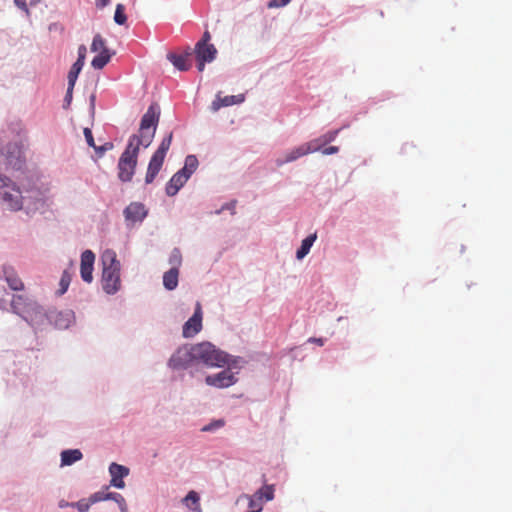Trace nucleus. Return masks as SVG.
<instances>
[{
    "label": "nucleus",
    "mask_w": 512,
    "mask_h": 512,
    "mask_svg": "<svg viewBox=\"0 0 512 512\" xmlns=\"http://www.w3.org/2000/svg\"><path fill=\"white\" fill-rule=\"evenodd\" d=\"M195 59L205 60L212 63L218 54L215 45H195L193 48Z\"/></svg>",
    "instance_id": "nucleus-23"
},
{
    "label": "nucleus",
    "mask_w": 512,
    "mask_h": 512,
    "mask_svg": "<svg viewBox=\"0 0 512 512\" xmlns=\"http://www.w3.org/2000/svg\"><path fill=\"white\" fill-rule=\"evenodd\" d=\"M290 2L291 0H270L267 6L269 8H280L287 6Z\"/></svg>",
    "instance_id": "nucleus-46"
},
{
    "label": "nucleus",
    "mask_w": 512,
    "mask_h": 512,
    "mask_svg": "<svg viewBox=\"0 0 512 512\" xmlns=\"http://www.w3.org/2000/svg\"><path fill=\"white\" fill-rule=\"evenodd\" d=\"M202 308L199 302L196 303L194 313L183 324L182 335L184 338H191L198 334L202 329Z\"/></svg>",
    "instance_id": "nucleus-13"
},
{
    "label": "nucleus",
    "mask_w": 512,
    "mask_h": 512,
    "mask_svg": "<svg viewBox=\"0 0 512 512\" xmlns=\"http://www.w3.org/2000/svg\"><path fill=\"white\" fill-rule=\"evenodd\" d=\"M324 145H321V149L319 150L323 155H334L339 152L338 146H329L323 148Z\"/></svg>",
    "instance_id": "nucleus-48"
},
{
    "label": "nucleus",
    "mask_w": 512,
    "mask_h": 512,
    "mask_svg": "<svg viewBox=\"0 0 512 512\" xmlns=\"http://www.w3.org/2000/svg\"><path fill=\"white\" fill-rule=\"evenodd\" d=\"M15 273H16V270L14 269L13 266H11L9 264H4L1 269L0 279H3L6 281L11 276H13Z\"/></svg>",
    "instance_id": "nucleus-44"
},
{
    "label": "nucleus",
    "mask_w": 512,
    "mask_h": 512,
    "mask_svg": "<svg viewBox=\"0 0 512 512\" xmlns=\"http://www.w3.org/2000/svg\"><path fill=\"white\" fill-rule=\"evenodd\" d=\"M76 321L75 312L71 309L56 310L51 309L45 310V324L48 323L53 325L55 329L67 330Z\"/></svg>",
    "instance_id": "nucleus-9"
},
{
    "label": "nucleus",
    "mask_w": 512,
    "mask_h": 512,
    "mask_svg": "<svg viewBox=\"0 0 512 512\" xmlns=\"http://www.w3.org/2000/svg\"><path fill=\"white\" fill-rule=\"evenodd\" d=\"M115 54V51L110 50L107 47H103V49L95 55L91 61V66L95 70L103 69L111 60L112 56Z\"/></svg>",
    "instance_id": "nucleus-26"
},
{
    "label": "nucleus",
    "mask_w": 512,
    "mask_h": 512,
    "mask_svg": "<svg viewBox=\"0 0 512 512\" xmlns=\"http://www.w3.org/2000/svg\"><path fill=\"white\" fill-rule=\"evenodd\" d=\"M464 250H465V246H464V245H462V246H461V252H464Z\"/></svg>",
    "instance_id": "nucleus-57"
},
{
    "label": "nucleus",
    "mask_w": 512,
    "mask_h": 512,
    "mask_svg": "<svg viewBox=\"0 0 512 512\" xmlns=\"http://www.w3.org/2000/svg\"><path fill=\"white\" fill-rule=\"evenodd\" d=\"M75 84L73 83H67V90L66 94L63 99V109H68L72 103L73 100V90H74Z\"/></svg>",
    "instance_id": "nucleus-41"
},
{
    "label": "nucleus",
    "mask_w": 512,
    "mask_h": 512,
    "mask_svg": "<svg viewBox=\"0 0 512 512\" xmlns=\"http://www.w3.org/2000/svg\"><path fill=\"white\" fill-rule=\"evenodd\" d=\"M12 189L16 192L13 194L6 189L0 191V200L7 204L11 211H19L23 209V200L21 198V185L12 183Z\"/></svg>",
    "instance_id": "nucleus-17"
},
{
    "label": "nucleus",
    "mask_w": 512,
    "mask_h": 512,
    "mask_svg": "<svg viewBox=\"0 0 512 512\" xmlns=\"http://www.w3.org/2000/svg\"><path fill=\"white\" fill-rule=\"evenodd\" d=\"M148 209L142 202H131L123 210V216L127 222L142 223L148 216Z\"/></svg>",
    "instance_id": "nucleus-15"
},
{
    "label": "nucleus",
    "mask_w": 512,
    "mask_h": 512,
    "mask_svg": "<svg viewBox=\"0 0 512 512\" xmlns=\"http://www.w3.org/2000/svg\"><path fill=\"white\" fill-rule=\"evenodd\" d=\"M71 504H72V502H68V501L62 499L59 501L58 507L63 509V508L71 507Z\"/></svg>",
    "instance_id": "nucleus-56"
},
{
    "label": "nucleus",
    "mask_w": 512,
    "mask_h": 512,
    "mask_svg": "<svg viewBox=\"0 0 512 512\" xmlns=\"http://www.w3.org/2000/svg\"><path fill=\"white\" fill-rule=\"evenodd\" d=\"M236 205L237 200L232 199L231 201L224 203L219 209H216L215 211L211 212V214L220 215L224 211H229L231 215H234L236 213Z\"/></svg>",
    "instance_id": "nucleus-36"
},
{
    "label": "nucleus",
    "mask_w": 512,
    "mask_h": 512,
    "mask_svg": "<svg viewBox=\"0 0 512 512\" xmlns=\"http://www.w3.org/2000/svg\"><path fill=\"white\" fill-rule=\"evenodd\" d=\"M179 269L171 267L163 274V286L168 291H173L178 286Z\"/></svg>",
    "instance_id": "nucleus-28"
},
{
    "label": "nucleus",
    "mask_w": 512,
    "mask_h": 512,
    "mask_svg": "<svg viewBox=\"0 0 512 512\" xmlns=\"http://www.w3.org/2000/svg\"><path fill=\"white\" fill-rule=\"evenodd\" d=\"M34 3H36V0H32L30 4L33 5Z\"/></svg>",
    "instance_id": "nucleus-58"
},
{
    "label": "nucleus",
    "mask_w": 512,
    "mask_h": 512,
    "mask_svg": "<svg viewBox=\"0 0 512 512\" xmlns=\"http://www.w3.org/2000/svg\"><path fill=\"white\" fill-rule=\"evenodd\" d=\"M103 47H106L105 45V40L104 38L100 35V34H96L94 37H93V40H92V43H91V51L92 52H100Z\"/></svg>",
    "instance_id": "nucleus-40"
},
{
    "label": "nucleus",
    "mask_w": 512,
    "mask_h": 512,
    "mask_svg": "<svg viewBox=\"0 0 512 512\" xmlns=\"http://www.w3.org/2000/svg\"><path fill=\"white\" fill-rule=\"evenodd\" d=\"M341 129L329 130L322 136L317 139L312 140L311 142H315V145H327L337 138Z\"/></svg>",
    "instance_id": "nucleus-33"
},
{
    "label": "nucleus",
    "mask_w": 512,
    "mask_h": 512,
    "mask_svg": "<svg viewBox=\"0 0 512 512\" xmlns=\"http://www.w3.org/2000/svg\"><path fill=\"white\" fill-rule=\"evenodd\" d=\"M96 255L90 250L86 249L81 253L80 256V277L85 283L93 282V271L95 264Z\"/></svg>",
    "instance_id": "nucleus-14"
},
{
    "label": "nucleus",
    "mask_w": 512,
    "mask_h": 512,
    "mask_svg": "<svg viewBox=\"0 0 512 512\" xmlns=\"http://www.w3.org/2000/svg\"><path fill=\"white\" fill-rule=\"evenodd\" d=\"M320 149L321 145H315V142H307L301 144L298 147L293 148L291 151L287 152L285 156L276 158L275 164L277 167H282L287 163L296 161L300 157H303L310 153L318 152Z\"/></svg>",
    "instance_id": "nucleus-10"
},
{
    "label": "nucleus",
    "mask_w": 512,
    "mask_h": 512,
    "mask_svg": "<svg viewBox=\"0 0 512 512\" xmlns=\"http://www.w3.org/2000/svg\"><path fill=\"white\" fill-rule=\"evenodd\" d=\"M164 160L165 158H161V156H158L154 153L152 154L145 175V184L148 185L153 183L163 166Z\"/></svg>",
    "instance_id": "nucleus-21"
},
{
    "label": "nucleus",
    "mask_w": 512,
    "mask_h": 512,
    "mask_svg": "<svg viewBox=\"0 0 512 512\" xmlns=\"http://www.w3.org/2000/svg\"><path fill=\"white\" fill-rule=\"evenodd\" d=\"M21 198L23 200V209L26 214H34L37 211H44L46 207L45 193L34 186L27 187L21 184Z\"/></svg>",
    "instance_id": "nucleus-8"
},
{
    "label": "nucleus",
    "mask_w": 512,
    "mask_h": 512,
    "mask_svg": "<svg viewBox=\"0 0 512 512\" xmlns=\"http://www.w3.org/2000/svg\"><path fill=\"white\" fill-rule=\"evenodd\" d=\"M204 381L208 386L225 389L235 385L238 382V377L235 376V373H230V370L224 368L220 372L207 375Z\"/></svg>",
    "instance_id": "nucleus-11"
},
{
    "label": "nucleus",
    "mask_w": 512,
    "mask_h": 512,
    "mask_svg": "<svg viewBox=\"0 0 512 512\" xmlns=\"http://www.w3.org/2000/svg\"><path fill=\"white\" fill-rule=\"evenodd\" d=\"M245 100L244 94L237 95H228L225 97H220L217 95L216 99L211 104V110L213 112L218 111L222 107H228L235 104H241Z\"/></svg>",
    "instance_id": "nucleus-22"
},
{
    "label": "nucleus",
    "mask_w": 512,
    "mask_h": 512,
    "mask_svg": "<svg viewBox=\"0 0 512 512\" xmlns=\"http://www.w3.org/2000/svg\"><path fill=\"white\" fill-rule=\"evenodd\" d=\"M211 360L209 368H225L237 376L242 368L248 364V360L241 356L232 355L211 343Z\"/></svg>",
    "instance_id": "nucleus-5"
},
{
    "label": "nucleus",
    "mask_w": 512,
    "mask_h": 512,
    "mask_svg": "<svg viewBox=\"0 0 512 512\" xmlns=\"http://www.w3.org/2000/svg\"><path fill=\"white\" fill-rule=\"evenodd\" d=\"M156 131H145L139 132L138 134H132L129 136L126 146H130V149L136 147L140 150V146L148 148L155 137Z\"/></svg>",
    "instance_id": "nucleus-20"
},
{
    "label": "nucleus",
    "mask_w": 512,
    "mask_h": 512,
    "mask_svg": "<svg viewBox=\"0 0 512 512\" xmlns=\"http://www.w3.org/2000/svg\"><path fill=\"white\" fill-rule=\"evenodd\" d=\"M274 485L272 484H264L260 489L256 491L254 496L259 498V500H265L266 502L272 501L274 499Z\"/></svg>",
    "instance_id": "nucleus-30"
},
{
    "label": "nucleus",
    "mask_w": 512,
    "mask_h": 512,
    "mask_svg": "<svg viewBox=\"0 0 512 512\" xmlns=\"http://www.w3.org/2000/svg\"><path fill=\"white\" fill-rule=\"evenodd\" d=\"M317 240V232L311 233L306 236L302 241L300 246L296 250L295 258L297 260H303L310 252L313 244Z\"/></svg>",
    "instance_id": "nucleus-27"
},
{
    "label": "nucleus",
    "mask_w": 512,
    "mask_h": 512,
    "mask_svg": "<svg viewBox=\"0 0 512 512\" xmlns=\"http://www.w3.org/2000/svg\"><path fill=\"white\" fill-rule=\"evenodd\" d=\"M83 134L86 140V143L89 147L94 148L96 146L92 130L88 127L84 128Z\"/></svg>",
    "instance_id": "nucleus-45"
},
{
    "label": "nucleus",
    "mask_w": 512,
    "mask_h": 512,
    "mask_svg": "<svg viewBox=\"0 0 512 512\" xmlns=\"http://www.w3.org/2000/svg\"><path fill=\"white\" fill-rule=\"evenodd\" d=\"M166 58L178 71L186 72L192 67V60L186 59L176 52H168Z\"/></svg>",
    "instance_id": "nucleus-25"
},
{
    "label": "nucleus",
    "mask_w": 512,
    "mask_h": 512,
    "mask_svg": "<svg viewBox=\"0 0 512 512\" xmlns=\"http://www.w3.org/2000/svg\"><path fill=\"white\" fill-rule=\"evenodd\" d=\"M11 309L34 330L41 329L45 325V309L31 297L13 295Z\"/></svg>",
    "instance_id": "nucleus-2"
},
{
    "label": "nucleus",
    "mask_w": 512,
    "mask_h": 512,
    "mask_svg": "<svg viewBox=\"0 0 512 512\" xmlns=\"http://www.w3.org/2000/svg\"><path fill=\"white\" fill-rule=\"evenodd\" d=\"M224 425H225L224 419H221V418L220 419H214L210 423L204 425L201 428V431L202 432H210V433H212V432H215V431L219 430Z\"/></svg>",
    "instance_id": "nucleus-37"
},
{
    "label": "nucleus",
    "mask_w": 512,
    "mask_h": 512,
    "mask_svg": "<svg viewBox=\"0 0 512 512\" xmlns=\"http://www.w3.org/2000/svg\"><path fill=\"white\" fill-rule=\"evenodd\" d=\"M114 21L117 25H125L127 22V15L125 13V6L121 3L116 5L114 13Z\"/></svg>",
    "instance_id": "nucleus-34"
},
{
    "label": "nucleus",
    "mask_w": 512,
    "mask_h": 512,
    "mask_svg": "<svg viewBox=\"0 0 512 512\" xmlns=\"http://www.w3.org/2000/svg\"><path fill=\"white\" fill-rule=\"evenodd\" d=\"M13 182L11 181V179L5 175H3L1 172H0V191H3L5 190V188L9 187L10 184H12Z\"/></svg>",
    "instance_id": "nucleus-49"
},
{
    "label": "nucleus",
    "mask_w": 512,
    "mask_h": 512,
    "mask_svg": "<svg viewBox=\"0 0 512 512\" xmlns=\"http://www.w3.org/2000/svg\"><path fill=\"white\" fill-rule=\"evenodd\" d=\"M100 260L102 289L107 295H115L121 289V263L113 249L104 250Z\"/></svg>",
    "instance_id": "nucleus-3"
},
{
    "label": "nucleus",
    "mask_w": 512,
    "mask_h": 512,
    "mask_svg": "<svg viewBox=\"0 0 512 512\" xmlns=\"http://www.w3.org/2000/svg\"><path fill=\"white\" fill-rule=\"evenodd\" d=\"M9 288L13 291H21L24 288V284L21 279L18 277L17 272L6 280Z\"/></svg>",
    "instance_id": "nucleus-38"
},
{
    "label": "nucleus",
    "mask_w": 512,
    "mask_h": 512,
    "mask_svg": "<svg viewBox=\"0 0 512 512\" xmlns=\"http://www.w3.org/2000/svg\"><path fill=\"white\" fill-rule=\"evenodd\" d=\"M182 57L186 58V59H190L192 60V56H194V52H193V49H191L190 46H187L185 48V50L182 52V53H179Z\"/></svg>",
    "instance_id": "nucleus-53"
},
{
    "label": "nucleus",
    "mask_w": 512,
    "mask_h": 512,
    "mask_svg": "<svg viewBox=\"0 0 512 512\" xmlns=\"http://www.w3.org/2000/svg\"><path fill=\"white\" fill-rule=\"evenodd\" d=\"M8 169L23 173L26 169L25 146L21 140L10 141L0 150Z\"/></svg>",
    "instance_id": "nucleus-6"
},
{
    "label": "nucleus",
    "mask_w": 512,
    "mask_h": 512,
    "mask_svg": "<svg viewBox=\"0 0 512 512\" xmlns=\"http://www.w3.org/2000/svg\"><path fill=\"white\" fill-rule=\"evenodd\" d=\"M71 507L76 508L78 512H88L91 503L88 498H82L76 502H72Z\"/></svg>",
    "instance_id": "nucleus-42"
},
{
    "label": "nucleus",
    "mask_w": 512,
    "mask_h": 512,
    "mask_svg": "<svg viewBox=\"0 0 512 512\" xmlns=\"http://www.w3.org/2000/svg\"><path fill=\"white\" fill-rule=\"evenodd\" d=\"M210 40H211V34L208 30L204 31V33L202 34L201 38L196 42L195 45H212L210 43Z\"/></svg>",
    "instance_id": "nucleus-47"
},
{
    "label": "nucleus",
    "mask_w": 512,
    "mask_h": 512,
    "mask_svg": "<svg viewBox=\"0 0 512 512\" xmlns=\"http://www.w3.org/2000/svg\"><path fill=\"white\" fill-rule=\"evenodd\" d=\"M114 148V144L111 141H107L102 145L95 146L93 149L98 158H102L107 151H110Z\"/></svg>",
    "instance_id": "nucleus-43"
},
{
    "label": "nucleus",
    "mask_w": 512,
    "mask_h": 512,
    "mask_svg": "<svg viewBox=\"0 0 512 512\" xmlns=\"http://www.w3.org/2000/svg\"><path fill=\"white\" fill-rule=\"evenodd\" d=\"M95 102H96V95L91 94L89 97V111L91 115L93 116L95 113Z\"/></svg>",
    "instance_id": "nucleus-51"
},
{
    "label": "nucleus",
    "mask_w": 512,
    "mask_h": 512,
    "mask_svg": "<svg viewBox=\"0 0 512 512\" xmlns=\"http://www.w3.org/2000/svg\"><path fill=\"white\" fill-rule=\"evenodd\" d=\"M248 507L249 510L246 512H261L263 510L262 501L259 500L256 496H250L248 497Z\"/></svg>",
    "instance_id": "nucleus-39"
},
{
    "label": "nucleus",
    "mask_w": 512,
    "mask_h": 512,
    "mask_svg": "<svg viewBox=\"0 0 512 512\" xmlns=\"http://www.w3.org/2000/svg\"><path fill=\"white\" fill-rule=\"evenodd\" d=\"M88 499L91 505L101 501L112 500L118 502L120 512H129L125 498L117 492H105L101 490L91 494Z\"/></svg>",
    "instance_id": "nucleus-16"
},
{
    "label": "nucleus",
    "mask_w": 512,
    "mask_h": 512,
    "mask_svg": "<svg viewBox=\"0 0 512 512\" xmlns=\"http://www.w3.org/2000/svg\"><path fill=\"white\" fill-rule=\"evenodd\" d=\"M168 262L171 265V267H176V269L180 268L182 264V254L178 247L172 249L169 255Z\"/></svg>",
    "instance_id": "nucleus-35"
},
{
    "label": "nucleus",
    "mask_w": 512,
    "mask_h": 512,
    "mask_svg": "<svg viewBox=\"0 0 512 512\" xmlns=\"http://www.w3.org/2000/svg\"><path fill=\"white\" fill-rule=\"evenodd\" d=\"M108 471L111 476L110 486L117 489H123L125 487L124 478L130 473L129 468L116 462H112L109 465Z\"/></svg>",
    "instance_id": "nucleus-18"
},
{
    "label": "nucleus",
    "mask_w": 512,
    "mask_h": 512,
    "mask_svg": "<svg viewBox=\"0 0 512 512\" xmlns=\"http://www.w3.org/2000/svg\"><path fill=\"white\" fill-rule=\"evenodd\" d=\"M71 280H72V274L69 272V270L65 269L62 272L61 277H60L59 289L56 291L57 296H62L67 292V290L70 286Z\"/></svg>",
    "instance_id": "nucleus-31"
},
{
    "label": "nucleus",
    "mask_w": 512,
    "mask_h": 512,
    "mask_svg": "<svg viewBox=\"0 0 512 512\" xmlns=\"http://www.w3.org/2000/svg\"><path fill=\"white\" fill-rule=\"evenodd\" d=\"M173 140V132L170 131L166 134V136L162 139L161 143L159 144L158 148L154 152V154L161 156V158H165L166 154L171 146Z\"/></svg>",
    "instance_id": "nucleus-32"
},
{
    "label": "nucleus",
    "mask_w": 512,
    "mask_h": 512,
    "mask_svg": "<svg viewBox=\"0 0 512 512\" xmlns=\"http://www.w3.org/2000/svg\"><path fill=\"white\" fill-rule=\"evenodd\" d=\"M183 503L192 511L199 512L200 509V495L198 492L191 490L183 498Z\"/></svg>",
    "instance_id": "nucleus-29"
},
{
    "label": "nucleus",
    "mask_w": 512,
    "mask_h": 512,
    "mask_svg": "<svg viewBox=\"0 0 512 512\" xmlns=\"http://www.w3.org/2000/svg\"><path fill=\"white\" fill-rule=\"evenodd\" d=\"M14 4L21 10H23L27 15L30 13L26 0H14Z\"/></svg>",
    "instance_id": "nucleus-50"
},
{
    "label": "nucleus",
    "mask_w": 512,
    "mask_h": 512,
    "mask_svg": "<svg viewBox=\"0 0 512 512\" xmlns=\"http://www.w3.org/2000/svg\"><path fill=\"white\" fill-rule=\"evenodd\" d=\"M87 48L84 44H81L78 47L77 51V59L70 67V70L67 75V80L69 83L76 84L79 74L81 73L85 60H86Z\"/></svg>",
    "instance_id": "nucleus-19"
},
{
    "label": "nucleus",
    "mask_w": 512,
    "mask_h": 512,
    "mask_svg": "<svg viewBox=\"0 0 512 512\" xmlns=\"http://www.w3.org/2000/svg\"><path fill=\"white\" fill-rule=\"evenodd\" d=\"M211 342L185 343L175 349L167 360V368L173 372L188 371L190 376L203 365L209 368Z\"/></svg>",
    "instance_id": "nucleus-1"
},
{
    "label": "nucleus",
    "mask_w": 512,
    "mask_h": 512,
    "mask_svg": "<svg viewBox=\"0 0 512 512\" xmlns=\"http://www.w3.org/2000/svg\"><path fill=\"white\" fill-rule=\"evenodd\" d=\"M110 4V0H95V5L98 9H103Z\"/></svg>",
    "instance_id": "nucleus-55"
},
{
    "label": "nucleus",
    "mask_w": 512,
    "mask_h": 512,
    "mask_svg": "<svg viewBox=\"0 0 512 512\" xmlns=\"http://www.w3.org/2000/svg\"><path fill=\"white\" fill-rule=\"evenodd\" d=\"M161 115V108L157 102H152L140 120L139 132L156 131Z\"/></svg>",
    "instance_id": "nucleus-12"
},
{
    "label": "nucleus",
    "mask_w": 512,
    "mask_h": 512,
    "mask_svg": "<svg viewBox=\"0 0 512 512\" xmlns=\"http://www.w3.org/2000/svg\"><path fill=\"white\" fill-rule=\"evenodd\" d=\"M83 458V453L80 449H65L60 453V466H71Z\"/></svg>",
    "instance_id": "nucleus-24"
},
{
    "label": "nucleus",
    "mask_w": 512,
    "mask_h": 512,
    "mask_svg": "<svg viewBox=\"0 0 512 512\" xmlns=\"http://www.w3.org/2000/svg\"><path fill=\"white\" fill-rule=\"evenodd\" d=\"M195 61H196V68L199 72H203L205 69V65L209 64L208 61H205V60L195 59Z\"/></svg>",
    "instance_id": "nucleus-54"
},
{
    "label": "nucleus",
    "mask_w": 512,
    "mask_h": 512,
    "mask_svg": "<svg viewBox=\"0 0 512 512\" xmlns=\"http://www.w3.org/2000/svg\"><path fill=\"white\" fill-rule=\"evenodd\" d=\"M199 166L196 155L189 154L185 157L184 165L172 175L165 185V193L169 197L175 196L180 189L187 183Z\"/></svg>",
    "instance_id": "nucleus-4"
},
{
    "label": "nucleus",
    "mask_w": 512,
    "mask_h": 512,
    "mask_svg": "<svg viewBox=\"0 0 512 512\" xmlns=\"http://www.w3.org/2000/svg\"><path fill=\"white\" fill-rule=\"evenodd\" d=\"M139 157V149L126 146L117 163V177L122 183L131 182L135 175Z\"/></svg>",
    "instance_id": "nucleus-7"
},
{
    "label": "nucleus",
    "mask_w": 512,
    "mask_h": 512,
    "mask_svg": "<svg viewBox=\"0 0 512 512\" xmlns=\"http://www.w3.org/2000/svg\"><path fill=\"white\" fill-rule=\"evenodd\" d=\"M308 343H315L319 346H323L326 342V339L323 338V337H310L308 340H307Z\"/></svg>",
    "instance_id": "nucleus-52"
}]
</instances>
